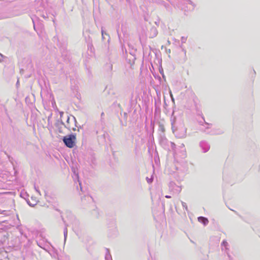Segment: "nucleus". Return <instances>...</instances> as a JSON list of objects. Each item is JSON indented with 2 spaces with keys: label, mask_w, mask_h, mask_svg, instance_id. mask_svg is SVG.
<instances>
[{
  "label": "nucleus",
  "mask_w": 260,
  "mask_h": 260,
  "mask_svg": "<svg viewBox=\"0 0 260 260\" xmlns=\"http://www.w3.org/2000/svg\"><path fill=\"white\" fill-rule=\"evenodd\" d=\"M62 140L67 147L72 148L75 146L76 143V137L75 135H69L64 136Z\"/></svg>",
  "instance_id": "1"
},
{
  "label": "nucleus",
  "mask_w": 260,
  "mask_h": 260,
  "mask_svg": "<svg viewBox=\"0 0 260 260\" xmlns=\"http://www.w3.org/2000/svg\"><path fill=\"white\" fill-rule=\"evenodd\" d=\"M198 220L199 221L203 222L204 224H206L208 222V219L203 217H199Z\"/></svg>",
  "instance_id": "2"
},
{
  "label": "nucleus",
  "mask_w": 260,
  "mask_h": 260,
  "mask_svg": "<svg viewBox=\"0 0 260 260\" xmlns=\"http://www.w3.org/2000/svg\"><path fill=\"white\" fill-rule=\"evenodd\" d=\"M67 127L69 129H73V130H75V128L74 127H73V126H72L70 123H69V119H68L67 120Z\"/></svg>",
  "instance_id": "3"
},
{
  "label": "nucleus",
  "mask_w": 260,
  "mask_h": 260,
  "mask_svg": "<svg viewBox=\"0 0 260 260\" xmlns=\"http://www.w3.org/2000/svg\"><path fill=\"white\" fill-rule=\"evenodd\" d=\"M147 181H148V183H151V182H152V179H148L147 178Z\"/></svg>",
  "instance_id": "4"
},
{
  "label": "nucleus",
  "mask_w": 260,
  "mask_h": 260,
  "mask_svg": "<svg viewBox=\"0 0 260 260\" xmlns=\"http://www.w3.org/2000/svg\"><path fill=\"white\" fill-rule=\"evenodd\" d=\"M166 198L167 199H170V198H171V197L169 196H166Z\"/></svg>",
  "instance_id": "5"
}]
</instances>
